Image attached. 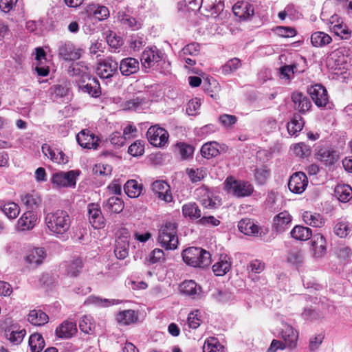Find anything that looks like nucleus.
<instances>
[{
  "label": "nucleus",
  "mask_w": 352,
  "mask_h": 352,
  "mask_svg": "<svg viewBox=\"0 0 352 352\" xmlns=\"http://www.w3.org/2000/svg\"><path fill=\"white\" fill-rule=\"evenodd\" d=\"M59 55L65 60H74L81 56V50L76 48L72 43H64L58 50Z\"/></svg>",
  "instance_id": "nucleus-22"
},
{
  "label": "nucleus",
  "mask_w": 352,
  "mask_h": 352,
  "mask_svg": "<svg viewBox=\"0 0 352 352\" xmlns=\"http://www.w3.org/2000/svg\"><path fill=\"white\" fill-rule=\"evenodd\" d=\"M177 146L179 153L182 159L186 160L192 156L194 151L192 146L184 143H179Z\"/></svg>",
  "instance_id": "nucleus-60"
},
{
  "label": "nucleus",
  "mask_w": 352,
  "mask_h": 352,
  "mask_svg": "<svg viewBox=\"0 0 352 352\" xmlns=\"http://www.w3.org/2000/svg\"><path fill=\"white\" fill-rule=\"evenodd\" d=\"M280 334L284 342V346H287L289 349H294L296 346L298 332L292 326L287 323H283Z\"/></svg>",
  "instance_id": "nucleus-9"
},
{
  "label": "nucleus",
  "mask_w": 352,
  "mask_h": 352,
  "mask_svg": "<svg viewBox=\"0 0 352 352\" xmlns=\"http://www.w3.org/2000/svg\"><path fill=\"white\" fill-rule=\"evenodd\" d=\"M307 184L306 175L302 172H298L290 177L288 187L292 192L300 194L305 190Z\"/></svg>",
  "instance_id": "nucleus-10"
},
{
  "label": "nucleus",
  "mask_w": 352,
  "mask_h": 352,
  "mask_svg": "<svg viewBox=\"0 0 352 352\" xmlns=\"http://www.w3.org/2000/svg\"><path fill=\"white\" fill-rule=\"evenodd\" d=\"M107 42L110 47L113 48H118L123 43L122 38L113 32L107 36Z\"/></svg>",
  "instance_id": "nucleus-64"
},
{
  "label": "nucleus",
  "mask_w": 352,
  "mask_h": 352,
  "mask_svg": "<svg viewBox=\"0 0 352 352\" xmlns=\"http://www.w3.org/2000/svg\"><path fill=\"white\" fill-rule=\"evenodd\" d=\"M302 316L306 320L314 321L322 318L323 315L318 310L307 308L302 313Z\"/></svg>",
  "instance_id": "nucleus-58"
},
{
  "label": "nucleus",
  "mask_w": 352,
  "mask_h": 352,
  "mask_svg": "<svg viewBox=\"0 0 352 352\" xmlns=\"http://www.w3.org/2000/svg\"><path fill=\"white\" fill-rule=\"evenodd\" d=\"M335 193L338 199L342 202H346L352 197V189L348 185L336 186Z\"/></svg>",
  "instance_id": "nucleus-49"
},
{
  "label": "nucleus",
  "mask_w": 352,
  "mask_h": 352,
  "mask_svg": "<svg viewBox=\"0 0 352 352\" xmlns=\"http://www.w3.org/2000/svg\"><path fill=\"white\" fill-rule=\"evenodd\" d=\"M79 86L82 91L93 97H98L101 94L100 83L95 78H89L86 84L82 82Z\"/></svg>",
  "instance_id": "nucleus-33"
},
{
  "label": "nucleus",
  "mask_w": 352,
  "mask_h": 352,
  "mask_svg": "<svg viewBox=\"0 0 352 352\" xmlns=\"http://www.w3.org/2000/svg\"><path fill=\"white\" fill-rule=\"evenodd\" d=\"M45 223L52 234L59 236L69 230L71 219L66 211L58 210L47 213L45 217Z\"/></svg>",
  "instance_id": "nucleus-1"
},
{
  "label": "nucleus",
  "mask_w": 352,
  "mask_h": 352,
  "mask_svg": "<svg viewBox=\"0 0 352 352\" xmlns=\"http://www.w3.org/2000/svg\"><path fill=\"white\" fill-rule=\"evenodd\" d=\"M118 19L123 25H127L133 29H138L140 26V24L135 20V19L124 13H120L118 15Z\"/></svg>",
  "instance_id": "nucleus-57"
},
{
  "label": "nucleus",
  "mask_w": 352,
  "mask_h": 352,
  "mask_svg": "<svg viewBox=\"0 0 352 352\" xmlns=\"http://www.w3.org/2000/svg\"><path fill=\"white\" fill-rule=\"evenodd\" d=\"M197 195L199 196L201 204L206 208L212 209L217 207V203L212 199L209 190L206 188H200L197 190Z\"/></svg>",
  "instance_id": "nucleus-37"
},
{
  "label": "nucleus",
  "mask_w": 352,
  "mask_h": 352,
  "mask_svg": "<svg viewBox=\"0 0 352 352\" xmlns=\"http://www.w3.org/2000/svg\"><path fill=\"white\" fill-rule=\"evenodd\" d=\"M3 214L10 219H15L19 214L21 209L14 202H7L1 206Z\"/></svg>",
  "instance_id": "nucleus-44"
},
{
  "label": "nucleus",
  "mask_w": 352,
  "mask_h": 352,
  "mask_svg": "<svg viewBox=\"0 0 352 352\" xmlns=\"http://www.w3.org/2000/svg\"><path fill=\"white\" fill-rule=\"evenodd\" d=\"M46 257V252L43 248H35L30 250L25 257V261L30 264L38 266L43 263Z\"/></svg>",
  "instance_id": "nucleus-23"
},
{
  "label": "nucleus",
  "mask_w": 352,
  "mask_h": 352,
  "mask_svg": "<svg viewBox=\"0 0 352 352\" xmlns=\"http://www.w3.org/2000/svg\"><path fill=\"white\" fill-rule=\"evenodd\" d=\"M292 100L294 102V108L302 113L308 111L311 106L309 98L300 92L294 93L292 95Z\"/></svg>",
  "instance_id": "nucleus-28"
},
{
  "label": "nucleus",
  "mask_w": 352,
  "mask_h": 352,
  "mask_svg": "<svg viewBox=\"0 0 352 352\" xmlns=\"http://www.w3.org/2000/svg\"><path fill=\"white\" fill-rule=\"evenodd\" d=\"M332 41L331 37L324 32H316L311 36V43L315 47H322Z\"/></svg>",
  "instance_id": "nucleus-36"
},
{
  "label": "nucleus",
  "mask_w": 352,
  "mask_h": 352,
  "mask_svg": "<svg viewBox=\"0 0 352 352\" xmlns=\"http://www.w3.org/2000/svg\"><path fill=\"white\" fill-rule=\"evenodd\" d=\"M292 222V216L287 211H283L274 218V228L278 232H283L288 228Z\"/></svg>",
  "instance_id": "nucleus-24"
},
{
  "label": "nucleus",
  "mask_w": 352,
  "mask_h": 352,
  "mask_svg": "<svg viewBox=\"0 0 352 352\" xmlns=\"http://www.w3.org/2000/svg\"><path fill=\"white\" fill-rule=\"evenodd\" d=\"M152 190L157 197L166 203L173 201L169 185L164 181H155L152 184Z\"/></svg>",
  "instance_id": "nucleus-15"
},
{
  "label": "nucleus",
  "mask_w": 352,
  "mask_h": 352,
  "mask_svg": "<svg viewBox=\"0 0 352 352\" xmlns=\"http://www.w3.org/2000/svg\"><path fill=\"white\" fill-rule=\"evenodd\" d=\"M179 291L192 299L199 298L202 292L201 286L192 280H186L182 283L179 285Z\"/></svg>",
  "instance_id": "nucleus-17"
},
{
  "label": "nucleus",
  "mask_w": 352,
  "mask_h": 352,
  "mask_svg": "<svg viewBox=\"0 0 352 352\" xmlns=\"http://www.w3.org/2000/svg\"><path fill=\"white\" fill-rule=\"evenodd\" d=\"M182 214L190 219H197L201 217V212L198 206L194 202H190L182 206Z\"/></svg>",
  "instance_id": "nucleus-41"
},
{
  "label": "nucleus",
  "mask_w": 352,
  "mask_h": 352,
  "mask_svg": "<svg viewBox=\"0 0 352 352\" xmlns=\"http://www.w3.org/2000/svg\"><path fill=\"white\" fill-rule=\"evenodd\" d=\"M26 334L24 329L12 327L6 330V335L8 340L14 344H19L21 342Z\"/></svg>",
  "instance_id": "nucleus-35"
},
{
  "label": "nucleus",
  "mask_w": 352,
  "mask_h": 352,
  "mask_svg": "<svg viewBox=\"0 0 352 352\" xmlns=\"http://www.w3.org/2000/svg\"><path fill=\"white\" fill-rule=\"evenodd\" d=\"M124 207V201L118 197H111L103 203L104 210L111 213H120Z\"/></svg>",
  "instance_id": "nucleus-29"
},
{
  "label": "nucleus",
  "mask_w": 352,
  "mask_h": 352,
  "mask_svg": "<svg viewBox=\"0 0 352 352\" xmlns=\"http://www.w3.org/2000/svg\"><path fill=\"white\" fill-rule=\"evenodd\" d=\"M47 315L41 310L34 309L30 311L28 320L34 325L41 326L48 322Z\"/></svg>",
  "instance_id": "nucleus-38"
},
{
  "label": "nucleus",
  "mask_w": 352,
  "mask_h": 352,
  "mask_svg": "<svg viewBox=\"0 0 352 352\" xmlns=\"http://www.w3.org/2000/svg\"><path fill=\"white\" fill-rule=\"evenodd\" d=\"M184 261L188 265L198 267H206L211 263L210 254L208 252L199 248L190 247L182 252Z\"/></svg>",
  "instance_id": "nucleus-3"
},
{
  "label": "nucleus",
  "mask_w": 352,
  "mask_h": 352,
  "mask_svg": "<svg viewBox=\"0 0 352 352\" xmlns=\"http://www.w3.org/2000/svg\"><path fill=\"white\" fill-rule=\"evenodd\" d=\"M42 152L55 163L65 164L68 162L67 157L62 151L58 148H52L47 144L42 146Z\"/></svg>",
  "instance_id": "nucleus-18"
},
{
  "label": "nucleus",
  "mask_w": 352,
  "mask_h": 352,
  "mask_svg": "<svg viewBox=\"0 0 352 352\" xmlns=\"http://www.w3.org/2000/svg\"><path fill=\"white\" fill-rule=\"evenodd\" d=\"M230 258L226 254H221L217 262L212 266V270L215 275L223 276L226 274L231 268Z\"/></svg>",
  "instance_id": "nucleus-30"
},
{
  "label": "nucleus",
  "mask_w": 352,
  "mask_h": 352,
  "mask_svg": "<svg viewBox=\"0 0 352 352\" xmlns=\"http://www.w3.org/2000/svg\"><path fill=\"white\" fill-rule=\"evenodd\" d=\"M125 193L131 198H136L139 197L142 192V186L138 183L137 181L131 179L129 180L124 186Z\"/></svg>",
  "instance_id": "nucleus-42"
},
{
  "label": "nucleus",
  "mask_w": 352,
  "mask_h": 352,
  "mask_svg": "<svg viewBox=\"0 0 352 352\" xmlns=\"http://www.w3.org/2000/svg\"><path fill=\"white\" fill-rule=\"evenodd\" d=\"M232 10L236 16L243 20L248 19L254 14L252 5L245 1L236 3L232 7Z\"/></svg>",
  "instance_id": "nucleus-20"
},
{
  "label": "nucleus",
  "mask_w": 352,
  "mask_h": 352,
  "mask_svg": "<svg viewBox=\"0 0 352 352\" xmlns=\"http://www.w3.org/2000/svg\"><path fill=\"white\" fill-rule=\"evenodd\" d=\"M311 248L315 257H321L326 250V240L320 234H314L311 241Z\"/></svg>",
  "instance_id": "nucleus-32"
},
{
  "label": "nucleus",
  "mask_w": 352,
  "mask_h": 352,
  "mask_svg": "<svg viewBox=\"0 0 352 352\" xmlns=\"http://www.w3.org/2000/svg\"><path fill=\"white\" fill-rule=\"evenodd\" d=\"M220 146L217 142H209L204 144L201 148V153L205 158L216 157L219 154Z\"/></svg>",
  "instance_id": "nucleus-40"
},
{
  "label": "nucleus",
  "mask_w": 352,
  "mask_h": 352,
  "mask_svg": "<svg viewBox=\"0 0 352 352\" xmlns=\"http://www.w3.org/2000/svg\"><path fill=\"white\" fill-rule=\"evenodd\" d=\"M241 66V63L239 58H232L222 66V73L225 75H229L236 71Z\"/></svg>",
  "instance_id": "nucleus-51"
},
{
  "label": "nucleus",
  "mask_w": 352,
  "mask_h": 352,
  "mask_svg": "<svg viewBox=\"0 0 352 352\" xmlns=\"http://www.w3.org/2000/svg\"><path fill=\"white\" fill-rule=\"evenodd\" d=\"M311 99L318 107H325L328 102L326 89L321 85H315L309 89Z\"/></svg>",
  "instance_id": "nucleus-13"
},
{
  "label": "nucleus",
  "mask_w": 352,
  "mask_h": 352,
  "mask_svg": "<svg viewBox=\"0 0 352 352\" xmlns=\"http://www.w3.org/2000/svg\"><path fill=\"white\" fill-rule=\"evenodd\" d=\"M292 149L294 153L300 157H304L310 153L309 146L302 142L294 144Z\"/></svg>",
  "instance_id": "nucleus-61"
},
{
  "label": "nucleus",
  "mask_w": 352,
  "mask_h": 352,
  "mask_svg": "<svg viewBox=\"0 0 352 352\" xmlns=\"http://www.w3.org/2000/svg\"><path fill=\"white\" fill-rule=\"evenodd\" d=\"M199 311L195 310L188 314L187 322L190 328L196 329L201 324V319L199 316Z\"/></svg>",
  "instance_id": "nucleus-62"
},
{
  "label": "nucleus",
  "mask_w": 352,
  "mask_h": 352,
  "mask_svg": "<svg viewBox=\"0 0 352 352\" xmlns=\"http://www.w3.org/2000/svg\"><path fill=\"white\" fill-rule=\"evenodd\" d=\"M36 219L37 217L34 212L28 210L17 221L16 228L19 231L32 230L36 224Z\"/></svg>",
  "instance_id": "nucleus-16"
},
{
  "label": "nucleus",
  "mask_w": 352,
  "mask_h": 352,
  "mask_svg": "<svg viewBox=\"0 0 352 352\" xmlns=\"http://www.w3.org/2000/svg\"><path fill=\"white\" fill-rule=\"evenodd\" d=\"M95 327L93 318L89 316H84L79 322L80 329L85 333H91Z\"/></svg>",
  "instance_id": "nucleus-52"
},
{
  "label": "nucleus",
  "mask_w": 352,
  "mask_h": 352,
  "mask_svg": "<svg viewBox=\"0 0 352 352\" xmlns=\"http://www.w3.org/2000/svg\"><path fill=\"white\" fill-rule=\"evenodd\" d=\"M304 122L300 116L295 115L292 120L287 123V131L290 135H296L302 129Z\"/></svg>",
  "instance_id": "nucleus-48"
},
{
  "label": "nucleus",
  "mask_w": 352,
  "mask_h": 352,
  "mask_svg": "<svg viewBox=\"0 0 352 352\" xmlns=\"http://www.w3.org/2000/svg\"><path fill=\"white\" fill-rule=\"evenodd\" d=\"M88 214L89 222L95 229H100L104 227V219L98 204H89Z\"/></svg>",
  "instance_id": "nucleus-14"
},
{
  "label": "nucleus",
  "mask_w": 352,
  "mask_h": 352,
  "mask_svg": "<svg viewBox=\"0 0 352 352\" xmlns=\"http://www.w3.org/2000/svg\"><path fill=\"white\" fill-rule=\"evenodd\" d=\"M78 171H59L52 174L51 182L54 188H74L76 184Z\"/></svg>",
  "instance_id": "nucleus-4"
},
{
  "label": "nucleus",
  "mask_w": 352,
  "mask_h": 352,
  "mask_svg": "<svg viewBox=\"0 0 352 352\" xmlns=\"http://www.w3.org/2000/svg\"><path fill=\"white\" fill-rule=\"evenodd\" d=\"M77 332L76 324L74 322L66 320L56 329V334L61 338H69Z\"/></svg>",
  "instance_id": "nucleus-27"
},
{
  "label": "nucleus",
  "mask_w": 352,
  "mask_h": 352,
  "mask_svg": "<svg viewBox=\"0 0 352 352\" xmlns=\"http://www.w3.org/2000/svg\"><path fill=\"white\" fill-rule=\"evenodd\" d=\"M21 199L22 204L30 210L38 207L41 201L39 195L34 192L21 195Z\"/></svg>",
  "instance_id": "nucleus-39"
},
{
  "label": "nucleus",
  "mask_w": 352,
  "mask_h": 352,
  "mask_svg": "<svg viewBox=\"0 0 352 352\" xmlns=\"http://www.w3.org/2000/svg\"><path fill=\"white\" fill-rule=\"evenodd\" d=\"M351 232L347 222L339 221L334 227L335 234L340 237H346Z\"/></svg>",
  "instance_id": "nucleus-59"
},
{
  "label": "nucleus",
  "mask_w": 352,
  "mask_h": 352,
  "mask_svg": "<svg viewBox=\"0 0 352 352\" xmlns=\"http://www.w3.org/2000/svg\"><path fill=\"white\" fill-rule=\"evenodd\" d=\"M302 220L306 224L316 228H321L324 223V220L320 214L310 211H305L302 214Z\"/></svg>",
  "instance_id": "nucleus-34"
},
{
  "label": "nucleus",
  "mask_w": 352,
  "mask_h": 352,
  "mask_svg": "<svg viewBox=\"0 0 352 352\" xmlns=\"http://www.w3.org/2000/svg\"><path fill=\"white\" fill-rule=\"evenodd\" d=\"M316 159L325 165H332L338 160L339 155L336 151L321 148L316 153Z\"/></svg>",
  "instance_id": "nucleus-21"
},
{
  "label": "nucleus",
  "mask_w": 352,
  "mask_h": 352,
  "mask_svg": "<svg viewBox=\"0 0 352 352\" xmlns=\"http://www.w3.org/2000/svg\"><path fill=\"white\" fill-rule=\"evenodd\" d=\"M85 12L88 15L94 16L100 21L104 20L109 16V11L107 7L95 3L87 5Z\"/></svg>",
  "instance_id": "nucleus-25"
},
{
  "label": "nucleus",
  "mask_w": 352,
  "mask_h": 352,
  "mask_svg": "<svg viewBox=\"0 0 352 352\" xmlns=\"http://www.w3.org/2000/svg\"><path fill=\"white\" fill-rule=\"evenodd\" d=\"M291 235L297 240L307 241L312 236V232L307 227L296 226L291 231Z\"/></svg>",
  "instance_id": "nucleus-43"
},
{
  "label": "nucleus",
  "mask_w": 352,
  "mask_h": 352,
  "mask_svg": "<svg viewBox=\"0 0 352 352\" xmlns=\"http://www.w3.org/2000/svg\"><path fill=\"white\" fill-rule=\"evenodd\" d=\"M203 352H225V349L216 338L211 337L204 342Z\"/></svg>",
  "instance_id": "nucleus-46"
},
{
  "label": "nucleus",
  "mask_w": 352,
  "mask_h": 352,
  "mask_svg": "<svg viewBox=\"0 0 352 352\" xmlns=\"http://www.w3.org/2000/svg\"><path fill=\"white\" fill-rule=\"evenodd\" d=\"M78 144L85 148H97L100 139L87 129L82 130L76 135Z\"/></svg>",
  "instance_id": "nucleus-11"
},
{
  "label": "nucleus",
  "mask_w": 352,
  "mask_h": 352,
  "mask_svg": "<svg viewBox=\"0 0 352 352\" xmlns=\"http://www.w3.org/2000/svg\"><path fill=\"white\" fill-rule=\"evenodd\" d=\"M188 174L190 181L196 183L201 181L207 175V170L205 168H187Z\"/></svg>",
  "instance_id": "nucleus-50"
},
{
  "label": "nucleus",
  "mask_w": 352,
  "mask_h": 352,
  "mask_svg": "<svg viewBox=\"0 0 352 352\" xmlns=\"http://www.w3.org/2000/svg\"><path fill=\"white\" fill-rule=\"evenodd\" d=\"M331 31L336 35L340 36L342 39H347L350 37L351 32L347 26L342 23H338V25H333L331 28Z\"/></svg>",
  "instance_id": "nucleus-53"
},
{
  "label": "nucleus",
  "mask_w": 352,
  "mask_h": 352,
  "mask_svg": "<svg viewBox=\"0 0 352 352\" xmlns=\"http://www.w3.org/2000/svg\"><path fill=\"white\" fill-rule=\"evenodd\" d=\"M118 68V63L111 58H107L98 64L96 73L101 78L109 79L117 73Z\"/></svg>",
  "instance_id": "nucleus-7"
},
{
  "label": "nucleus",
  "mask_w": 352,
  "mask_h": 352,
  "mask_svg": "<svg viewBox=\"0 0 352 352\" xmlns=\"http://www.w3.org/2000/svg\"><path fill=\"white\" fill-rule=\"evenodd\" d=\"M350 60L349 57V50L346 47H340L333 51L328 57V64L331 62L335 63L336 67H342Z\"/></svg>",
  "instance_id": "nucleus-19"
},
{
  "label": "nucleus",
  "mask_w": 352,
  "mask_h": 352,
  "mask_svg": "<svg viewBox=\"0 0 352 352\" xmlns=\"http://www.w3.org/2000/svg\"><path fill=\"white\" fill-rule=\"evenodd\" d=\"M157 241L166 250H175L177 248V224L175 221H166L158 232Z\"/></svg>",
  "instance_id": "nucleus-2"
},
{
  "label": "nucleus",
  "mask_w": 352,
  "mask_h": 352,
  "mask_svg": "<svg viewBox=\"0 0 352 352\" xmlns=\"http://www.w3.org/2000/svg\"><path fill=\"white\" fill-rule=\"evenodd\" d=\"M82 267V260L79 258H77L71 261V263L67 265V274L71 276H77L80 272Z\"/></svg>",
  "instance_id": "nucleus-54"
},
{
  "label": "nucleus",
  "mask_w": 352,
  "mask_h": 352,
  "mask_svg": "<svg viewBox=\"0 0 352 352\" xmlns=\"http://www.w3.org/2000/svg\"><path fill=\"white\" fill-rule=\"evenodd\" d=\"M148 142L155 146H163L167 143L168 133L163 128L157 126H151L147 131Z\"/></svg>",
  "instance_id": "nucleus-6"
},
{
  "label": "nucleus",
  "mask_w": 352,
  "mask_h": 352,
  "mask_svg": "<svg viewBox=\"0 0 352 352\" xmlns=\"http://www.w3.org/2000/svg\"><path fill=\"white\" fill-rule=\"evenodd\" d=\"M162 58V54L155 47H147L142 53L141 62L142 66L147 69L154 67Z\"/></svg>",
  "instance_id": "nucleus-8"
},
{
  "label": "nucleus",
  "mask_w": 352,
  "mask_h": 352,
  "mask_svg": "<svg viewBox=\"0 0 352 352\" xmlns=\"http://www.w3.org/2000/svg\"><path fill=\"white\" fill-rule=\"evenodd\" d=\"M287 260L288 263L294 265L300 264L303 261L302 252L297 249L292 250L287 255Z\"/></svg>",
  "instance_id": "nucleus-56"
},
{
  "label": "nucleus",
  "mask_w": 352,
  "mask_h": 352,
  "mask_svg": "<svg viewBox=\"0 0 352 352\" xmlns=\"http://www.w3.org/2000/svg\"><path fill=\"white\" fill-rule=\"evenodd\" d=\"M129 236L128 232L123 230L122 235L116 241L114 253L119 259L125 258L129 254Z\"/></svg>",
  "instance_id": "nucleus-12"
},
{
  "label": "nucleus",
  "mask_w": 352,
  "mask_h": 352,
  "mask_svg": "<svg viewBox=\"0 0 352 352\" xmlns=\"http://www.w3.org/2000/svg\"><path fill=\"white\" fill-rule=\"evenodd\" d=\"M225 188L229 193L237 197L249 196L254 190L253 186L249 182L234 180L233 178H227Z\"/></svg>",
  "instance_id": "nucleus-5"
},
{
  "label": "nucleus",
  "mask_w": 352,
  "mask_h": 352,
  "mask_svg": "<svg viewBox=\"0 0 352 352\" xmlns=\"http://www.w3.org/2000/svg\"><path fill=\"white\" fill-rule=\"evenodd\" d=\"M138 319V316L133 310H124L119 312L116 316L118 323L127 325L134 322Z\"/></svg>",
  "instance_id": "nucleus-45"
},
{
  "label": "nucleus",
  "mask_w": 352,
  "mask_h": 352,
  "mask_svg": "<svg viewBox=\"0 0 352 352\" xmlns=\"http://www.w3.org/2000/svg\"><path fill=\"white\" fill-rule=\"evenodd\" d=\"M200 50L199 45L197 43H192L186 45L180 52L179 56H191L192 57L199 54Z\"/></svg>",
  "instance_id": "nucleus-55"
},
{
  "label": "nucleus",
  "mask_w": 352,
  "mask_h": 352,
  "mask_svg": "<svg viewBox=\"0 0 352 352\" xmlns=\"http://www.w3.org/2000/svg\"><path fill=\"white\" fill-rule=\"evenodd\" d=\"M239 230L246 235H257L260 228L250 219H241L238 223Z\"/></svg>",
  "instance_id": "nucleus-31"
},
{
  "label": "nucleus",
  "mask_w": 352,
  "mask_h": 352,
  "mask_svg": "<svg viewBox=\"0 0 352 352\" xmlns=\"http://www.w3.org/2000/svg\"><path fill=\"white\" fill-rule=\"evenodd\" d=\"M120 70L122 75L130 76L139 70V62L134 58H126L121 60Z\"/></svg>",
  "instance_id": "nucleus-26"
},
{
  "label": "nucleus",
  "mask_w": 352,
  "mask_h": 352,
  "mask_svg": "<svg viewBox=\"0 0 352 352\" xmlns=\"http://www.w3.org/2000/svg\"><path fill=\"white\" fill-rule=\"evenodd\" d=\"M220 123L226 128L232 127L237 121V118L233 115L223 114L219 116Z\"/></svg>",
  "instance_id": "nucleus-63"
},
{
  "label": "nucleus",
  "mask_w": 352,
  "mask_h": 352,
  "mask_svg": "<svg viewBox=\"0 0 352 352\" xmlns=\"http://www.w3.org/2000/svg\"><path fill=\"white\" fill-rule=\"evenodd\" d=\"M29 346L32 352H41L45 346V341L39 333H33L29 338Z\"/></svg>",
  "instance_id": "nucleus-47"
}]
</instances>
